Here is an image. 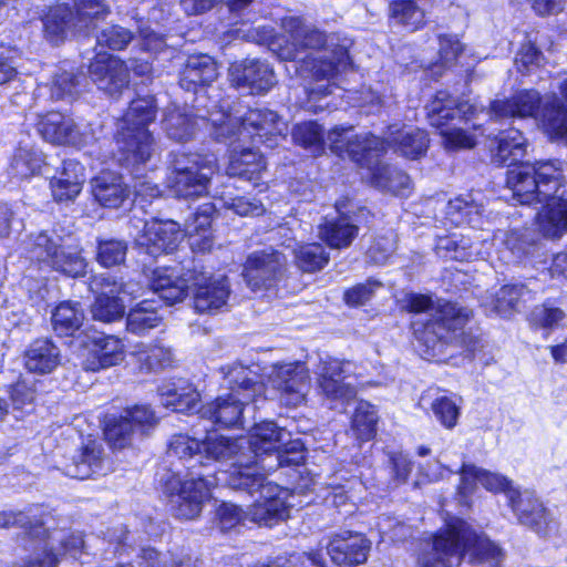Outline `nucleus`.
I'll return each instance as SVG.
<instances>
[{
	"instance_id": "f257e3e1",
	"label": "nucleus",
	"mask_w": 567,
	"mask_h": 567,
	"mask_svg": "<svg viewBox=\"0 0 567 567\" xmlns=\"http://www.w3.org/2000/svg\"><path fill=\"white\" fill-rule=\"evenodd\" d=\"M284 34L270 42V49L279 59L295 61L307 50H320L319 56L312 54L301 59L296 71L302 78L330 82L339 72L350 65L348 54L349 40L338 33H324L299 17H286L281 21ZM330 83L319 84L308 90L307 109L315 113L322 111L324 105H317L321 96L330 94Z\"/></svg>"
},
{
	"instance_id": "f03ea898",
	"label": "nucleus",
	"mask_w": 567,
	"mask_h": 567,
	"mask_svg": "<svg viewBox=\"0 0 567 567\" xmlns=\"http://www.w3.org/2000/svg\"><path fill=\"white\" fill-rule=\"evenodd\" d=\"M205 458L217 462H231L230 472H220L217 476L196 471V465L187 466L182 478L181 473H172L164 482V493L168 496L169 509L179 519L190 520L199 517L204 503L210 497V489L218 484L229 486L234 473L254 472L251 456L244 449L243 439H233L208 433L202 442Z\"/></svg>"
},
{
	"instance_id": "7ed1b4c3",
	"label": "nucleus",
	"mask_w": 567,
	"mask_h": 567,
	"mask_svg": "<svg viewBox=\"0 0 567 567\" xmlns=\"http://www.w3.org/2000/svg\"><path fill=\"white\" fill-rule=\"evenodd\" d=\"M150 286L154 293L168 305L181 302L189 289L194 292V307L198 312H212L226 305L229 286L225 277L210 278L203 271L164 267L152 272Z\"/></svg>"
},
{
	"instance_id": "20e7f679",
	"label": "nucleus",
	"mask_w": 567,
	"mask_h": 567,
	"mask_svg": "<svg viewBox=\"0 0 567 567\" xmlns=\"http://www.w3.org/2000/svg\"><path fill=\"white\" fill-rule=\"evenodd\" d=\"M245 452L251 456L250 466L268 474L282 466L298 465L303 461V444L291 440V434L275 422L255 424L248 439H243Z\"/></svg>"
},
{
	"instance_id": "39448f33",
	"label": "nucleus",
	"mask_w": 567,
	"mask_h": 567,
	"mask_svg": "<svg viewBox=\"0 0 567 567\" xmlns=\"http://www.w3.org/2000/svg\"><path fill=\"white\" fill-rule=\"evenodd\" d=\"M537 91L523 90L509 99L491 103L489 115L494 120L535 117L539 111V126L551 142L567 145V109L557 96L545 101Z\"/></svg>"
},
{
	"instance_id": "423d86ee",
	"label": "nucleus",
	"mask_w": 567,
	"mask_h": 567,
	"mask_svg": "<svg viewBox=\"0 0 567 567\" xmlns=\"http://www.w3.org/2000/svg\"><path fill=\"white\" fill-rule=\"evenodd\" d=\"M157 105L153 96L131 102L118 124L115 143L118 161L126 166L145 164L156 151L155 140L147 126L156 118Z\"/></svg>"
},
{
	"instance_id": "0eeeda50",
	"label": "nucleus",
	"mask_w": 567,
	"mask_h": 567,
	"mask_svg": "<svg viewBox=\"0 0 567 567\" xmlns=\"http://www.w3.org/2000/svg\"><path fill=\"white\" fill-rule=\"evenodd\" d=\"M564 183L561 162L522 163L507 172L506 184L522 205L540 204L556 195Z\"/></svg>"
},
{
	"instance_id": "6e6552de",
	"label": "nucleus",
	"mask_w": 567,
	"mask_h": 567,
	"mask_svg": "<svg viewBox=\"0 0 567 567\" xmlns=\"http://www.w3.org/2000/svg\"><path fill=\"white\" fill-rule=\"evenodd\" d=\"M402 302L408 311L430 317L425 322L412 323L415 334H421L419 338L426 343H434L436 339H445V333L461 330L472 315L470 309L453 302L437 301L434 305L426 295L408 293Z\"/></svg>"
},
{
	"instance_id": "1a4fd4ad",
	"label": "nucleus",
	"mask_w": 567,
	"mask_h": 567,
	"mask_svg": "<svg viewBox=\"0 0 567 567\" xmlns=\"http://www.w3.org/2000/svg\"><path fill=\"white\" fill-rule=\"evenodd\" d=\"M265 473L243 472L234 473L230 476L229 487L233 489L247 491L249 494L259 493L248 511L249 520L265 526H271L289 517L290 504L286 502L288 492L277 484L266 482Z\"/></svg>"
},
{
	"instance_id": "9d476101",
	"label": "nucleus",
	"mask_w": 567,
	"mask_h": 567,
	"mask_svg": "<svg viewBox=\"0 0 567 567\" xmlns=\"http://www.w3.org/2000/svg\"><path fill=\"white\" fill-rule=\"evenodd\" d=\"M476 542L470 525L452 518L444 528L426 544L417 557L419 567H453L460 564L466 548Z\"/></svg>"
},
{
	"instance_id": "9b49d317",
	"label": "nucleus",
	"mask_w": 567,
	"mask_h": 567,
	"mask_svg": "<svg viewBox=\"0 0 567 567\" xmlns=\"http://www.w3.org/2000/svg\"><path fill=\"white\" fill-rule=\"evenodd\" d=\"M27 250L30 259L43 262L66 276L76 278L86 272L87 264L80 247L60 236H49L43 231L32 234L27 241Z\"/></svg>"
},
{
	"instance_id": "f8f14e48",
	"label": "nucleus",
	"mask_w": 567,
	"mask_h": 567,
	"mask_svg": "<svg viewBox=\"0 0 567 567\" xmlns=\"http://www.w3.org/2000/svg\"><path fill=\"white\" fill-rule=\"evenodd\" d=\"M217 167L215 159L197 153L172 155L168 186L183 198H197L208 192V186Z\"/></svg>"
},
{
	"instance_id": "ddd939ff",
	"label": "nucleus",
	"mask_w": 567,
	"mask_h": 567,
	"mask_svg": "<svg viewBox=\"0 0 567 567\" xmlns=\"http://www.w3.org/2000/svg\"><path fill=\"white\" fill-rule=\"evenodd\" d=\"M205 114H195L193 110L172 105L165 109L162 120V127L169 140L178 143H186L193 140L199 128L210 123L217 140H221L230 134L226 128L225 120L230 117L226 112H210Z\"/></svg>"
},
{
	"instance_id": "4468645a",
	"label": "nucleus",
	"mask_w": 567,
	"mask_h": 567,
	"mask_svg": "<svg viewBox=\"0 0 567 567\" xmlns=\"http://www.w3.org/2000/svg\"><path fill=\"white\" fill-rule=\"evenodd\" d=\"M226 115L230 117V120H225L226 128L230 131V134L224 138L235 134L244 137L250 136L256 143L265 144L269 148H274L280 140L285 138L287 124L271 110H249L241 117H234L227 112Z\"/></svg>"
},
{
	"instance_id": "2eb2a0df",
	"label": "nucleus",
	"mask_w": 567,
	"mask_h": 567,
	"mask_svg": "<svg viewBox=\"0 0 567 567\" xmlns=\"http://www.w3.org/2000/svg\"><path fill=\"white\" fill-rule=\"evenodd\" d=\"M90 287L93 291L100 290L91 307V313L94 320L102 322H113L121 319L125 312L124 298L126 296L137 298L142 290L138 282H118L105 275L95 277Z\"/></svg>"
},
{
	"instance_id": "dca6fc26",
	"label": "nucleus",
	"mask_w": 567,
	"mask_h": 567,
	"mask_svg": "<svg viewBox=\"0 0 567 567\" xmlns=\"http://www.w3.org/2000/svg\"><path fill=\"white\" fill-rule=\"evenodd\" d=\"M39 134L49 143L82 147L95 140L89 126H79L74 120L59 112L40 116L37 123Z\"/></svg>"
},
{
	"instance_id": "f3484780",
	"label": "nucleus",
	"mask_w": 567,
	"mask_h": 567,
	"mask_svg": "<svg viewBox=\"0 0 567 567\" xmlns=\"http://www.w3.org/2000/svg\"><path fill=\"white\" fill-rule=\"evenodd\" d=\"M286 258L284 254L265 249L250 254L244 266V278L251 290L274 287L284 276Z\"/></svg>"
},
{
	"instance_id": "a211bd4d",
	"label": "nucleus",
	"mask_w": 567,
	"mask_h": 567,
	"mask_svg": "<svg viewBox=\"0 0 567 567\" xmlns=\"http://www.w3.org/2000/svg\"><path fill=\"white\" fill-rule=\"evenodd\" d=\"M268 379L271 385L281 393L285 404L297 406L303 402L309 388V373L305 363L275 364Z\"/></svg>"
},
{
	"instance_id": "6ab92c4d",
	"label": "nucleus",
	"mask_w": 567,
	"mask_h": 567,
	"mask_svg": "<svg viewBox=\"0 0 567 567\" xmlns=\"http://www.w3.org/2000/svg\"><path fill=\"white\" fill-rule=\"evenodd\" d=\"M350 367V362L329 357L320 360L316 371L317 384L327 399L349 401L355 396V389L344 381Z\"/></svg>"
},
{
	"instance_id": "aec40b11",
	"label": "nucleus",
	"mask_w": 567,
	"mask_h": 567,
	"mask_svg": "<svg viewBox=\"0 0 567 567\" xmlns=\"http://www.w3.org/2000/svg\"><path fill=\"white\" fill-rule=\"evenodd\" d=\"M231 83L247 89L251 94L268 92L276 84V76L268 63L257 59L235 62L229 68Z\"/></svg>"
},
{
	"instance_id": "412c9836",
	"label": "nucleus",
	"mask_w": 567,
	"mask_h": 567,
	"mask_svg": "<svg viewBox=\"0 0 567 567\" xmlns=\"http://www.w3.org/2000/svg\"><path fill=\"white\" fill-rule=\"evenodd\" d=\"M89 73L97 87L110 95L122 92L128 84V68L112 55L99 54L90 64Z\"/></svg>"
},
{
	"instance_id": "4be33fe9",
	"label": "nucleus",
	"mask_w": 567,
	"mask_h": 567,
	"mask_svg": "<svg viewBox=\"0 0 567 567\" xmlns=\"http://www.w3.org/2000/svg\"><path fill=\"white\" fill-rule=\"evenodd\" d=\"M381 140L385 142V152L392 150L394 153L412 159L422 156L429 146L425 131L405 124L388 126Z\"/></svg>"
},
{
	"instance_id": "5701e85b",
	"label": "nucleus",
	"mask_w": 567,
	"mask_h": 567,
	"mask_svg": "<svg viewBox=\"0 0 567 567\" xmlns=\"http://www.w3.org/2000/svg\"><path fill=\"white\" fill-rule=\"evenodd\" d=\"M181 238L182 229L176 221L152 219L144 224L136 243L144 247L147 254L156 256L163 251L175 249Z\"/></svg>"
},
{
	"instance_id": "b1692460",
	"label": "nucleus",
	"mask_w": 567,
	"mask_h": 567,
	"mask_svg": "<svg viewBox=\"0 0 567 567\" xmlns=\"http://www.w3.org/2000/svg\"><path fill=\"white\" fill-rule=\"evenodd\" d=\"M371 543L362 534L334 535L327 545L331 560L337 565L354 566L367 561Z\"/></svg>"
},
{
	"instance_id": "393cba45",
	"label": "nucleus",
	"mask_w": 567,
	"mask_h": 567,
	"mask_svg": "<svg viewBox=\"0 0 567 567\" xmlns=\"http://www.w3.org/2000/svg\"><path fill=\"white\" fill-rule=\"evenodd\" d=\"M125 358V346L115 336L97 334L91 339V348L83 368L99 371L120 364Z\"/></svg>"
},
{
	"instance_id": "a878e982",
	"label": "nucleus",
	"mask_w": 567,
	"mask_h": 567,
	"mask_svg": "<svg viewBox=\"0 0 567 567\" xmlns=\"http://www.w3.org/2000/svg\"><path fill=\"white\" fill-rule=\"evenodd\" d=\"M508 502L520 524L537 533L543 532L549 524L547 509L533 492L511 489L508 491Z\"/></svg>"
},
{
	"instance_id": "bb28decb",
	"label": "nucleus",
	"mask_w": 567,
	"mask_h": 567,
	"mask_svg": "<svg viewBox=\"0 0 567 567\" xmlns=\"http://www.w3.org/2000/svg\"><path fill=\"white\" fill-rule=\"evenodd\" d=\"M461 474V484L458 486V494L463 503H467L466 498L471 495L476 484H481L484 488L491 492H504L508 497V491L515 489L512 482L505 476L497 473H492L484 468L477 467L472 464H463Z\"/></svg>"
},
{
	"instance_id": "cd10ccee",
	"label": "nucleus",
	"mask_w": 567,
	"mask_h": 567,
	"mask_svg": "<svg viewBox=\"0 0 567 567\" xmlns=\"http://www.w3.org/2000/svg\"><path fill=\"white\" fill-rule=\"evenodd\" d=\"M218 76L217 63L207 54L190 55L179 74L181 87L198 94Z\"/></svg>"
},
{
	"instance_id": "c85d7f7f",
	"label": "nucleus",
	"mask_w": 567,
	"mask_h": 567,
	"mask_svg": "<svg viewBox=\"0 0 567 567\" xmlns=\"http://www.w3.org/2000/svg\"><path fill=\"white\" fill-rule=\"evenodd\" d=\"M536 216L538 231L547 239H560L567 234V197L550 196Z\"/></svg>"
},
{
	"instance_id": "c756f323",
	"label": "nucleus",
	"mask_w": 567,
	"mask_h": 567,
	"mask_svg": "<svg viewBox=\"0 0 567 567\" xmlns=\"http://www.w3.org/2000/svg\"><path fill=\"white\" fill-rule=\"evenodd\" d=\"M224 379L230 390L229 393L244 398V400L255 401L264 395L265 385L259 374L239 363H233L220 368Z\"/></svg>"
},
{
	"instance_id": "7c9ffc66",
	"label": "nucleus",
	"mask_w": 567,
	"mask_h": 567,
	"mask_svg": "<svg viewBox=\"0 0 567 567\" xmlns=\"http://www.w3.org/2000/svg\"><path fill=\"white\" fill-rule=\"evenodd\" d=\"M476 109L467 101H458L447 92L440 91L426 105L429 122L432 126L445 128L447 121L456 116L468 118Z\"/></svg>"
},
{
	"instance_id": "2f4dec72",
	"label": "nucleus",
	"mask_w": 567,
	"mask_h": 567,
	"mask_svg": "<svg viewBox=\"0 0 567 567\" xmlns=\"http://www.w3.org/2000/svg\"><path fill=\"white\" fill-rule=\"evenodd\" d=\"M91 190L95 200L109 208L120 207L131 194L123 177L111 171H103L92 178Z\"/></svg>"
},
{
	"instance_id": "473e14b6",
	"label": "nucleus",
	"mask_w": 567,
	"mask_h": 567,
	"mask_svg": "<svg viewBox=\"0 0 567 567\" xmlns=\"http://www.w3.org/2000/svg\"><path fill=\"white\" fill-rule=\"evenodd\" d=\"M249 402L235 393H228L203 406L200 414L220 426H236L243 424L244 406Z\"/></svg>"
},
{
	"instance_id": "72a5a7b5",
	"label": "nucleus",
	"mask_w": 567,
	"mask_h": 567,
	"mask_svg": "<svg viewBox=\"0 0 567 567\" xmlns=\"http://www.w3.org/2000/svg\"><path fill=\"white\" fill-rule=\"evenodd\" d=\"M534 298L535 292L526 284H511L501 287L485 307L501 317H509Z\"/></svg>"
},
{
	"instance_id": "f704fd0d",
	"label": "nucleus",
	"mask_w": 567,
	"mask_h": 567,
	"mask_svg": "<svg viewBox=\"0 0 567 567\" xmlns=\"http://www.w3.org/2000/svg\"><path fill=\"white\" fill-rule=\"evenodd\" d=\"M31 537L40 538L41 535L49 534L51 549H55L58 556H69L73 559H80L85 553V542L83 534L69 529H54L48 532L41 523L31 525L28 529Z\"/></svg>"
},
{
	"instance_id": "c9c22d12",
	"label": "nucleus",
	"mask_w": 567,
	"mask_h": 567,
	"mask_svg": "<svg viewBox=\"0 0 567 567\" xmlns=\"http://www.w3.org/2000/svg\"><path fill=\"white\" fill-rule=\"evenodd\" d=\"M60 362V350L49 339L34 340L24 352V365L30 372L50 373Z\"/></svg>"
},
{
	"instance_id": "e433bc0d",
	"label": "nucleus",
	"mask_w": 567,
	"mask_h": 567,
	"mask_svg": "<svg viewBox=\"0 0 567 567\" xmlns=\"http://www.w3.org/2000/svg\"><path fill=\"white\" fill-rule=\"evenodd\" d=\"M266 169L264 156L252 148L234 150L229 156L227 174L258 184Z\"/></svg>"
},
{
	"instance_id": "4c0bfd02",
	"label": "nucleus",
	"mask_w": 567,
	"mask_h": 567,
	"mask_svg": "<svg viewBox=\"0 0 567 567\" xmlns=\"http://www.w3.org/2000/svg\"><path fill=\"white\" fill-rule=\"evenodd\" d=\"M103 449L95 441H90L83 446L81 452L73 457L72 462L65 465V475L86 480L103 471Z\"/></svg>"
},
{
	"instance_id": "58836bf2",
	"label": "nucleus",
	"mask_w": 567,
	"mask_h": 567,
	"mask_svg": "<svg viewBox=\"0 0 567 567\" xmlns=\"http://www.w3.org/2000/svg\"><path fill=\"white\" fill-rule=\"evenodd\" d=\"M436 255L445 260L468 261L474 258H485L487 250L478 248V243L471 240L468 236L456 235L439 238L435 246Z\"/></svg>"
},
{
	"instance_id": "ea45409f",
	"label": "nucleus",
	"mask_w": 567,
	"mask_h": 567,
	"mask_svg": "<svg viewBox=\"0 0 567 567\" xmlns=\"http://www.w3.org/2000/svg\"><path fill=\"white\" fill-rule=\"evenodd\" d=\"M73 27L78 32H87L95 29L100 21L111 14V4L107 0H72Z\"/></svg>"
},
{
	"instance_id": "a19ab883",
	"label": "nucleus",
	"mask_w": 567,
	"mask_h": 567,
	"mask_svg": "<svg viewBox=\"0 0 567 567\" xmlns=\"http://www.w3.org/2000/svg\"><path fill=\"white\" fill-rule=\"evenodd\" d=\"M202 447L203 445L197 439L190 437L186 434H177L174 435L169 442L167 449V457L171 460L177 458L181 462L189 463L186 464V467L195 464L196 468H205L206 464H204L202 461L203 456L200 455ZM172 473L173 472L167 473V475L162 478V482L164 483ZM175 473H181L183 478L187 471L184 474L181 471H176Z\"/></svg>"
},
{
	"instance_id": "79ce46f5",
	"label": "nucleus",
	"mask_w": 567,
	"mask_h": 567,
	"mask_svg": "<svg viewBox=\"0 0 567 567\" xmlns=\"http://www.w3.org/2000/svg\"><path fill=\"white\" fill-rule=\"evenodd\" d=\"M358 235L355 226L348 216H341L337 219H326L319 225L318 236L331 248H346L350 246Z\"/></svg>"
},
{
	"instance_id": "37998d69",
	"label": "nucleus",
	"mask_w": 567,
	"mask_h": 567,
	"mask_svg": "<svg viewBox=\"0 0 567 567\" xmlns=\"http://www.w3.org/2000/svg\"><path fill=\"white\" fill-rule=\"evenodd\" d=\"M385 153V142L371 133L355 134L348 142L346 156L361 166H369L373 157Z\"/></svg>"
},
{
	"instance_id": "c03bdc74",
	"label": "nucleus",
	"mask_w": 567,
	"mask_h": 567,
	"mask_svg": "<svg viewBox=\"0 0 567 567\" xmlns=\"http://www.w3.org/2000/svg\"><path fill=\"white\" fill-rule=\"evenodd\" d=\"M84 312L79 302L63 301L51 316L52 327L60 337L73 336L83 324Z\"/></svg>"
},
{
	"instance_id": "a18cd8bd",
	"label": "nucleus",
	"mask_w": 567,
	"mask_h": 567,
	"mask_svg": "<svg viewBox=\"0 0 567 567\" xmlns=\"http://www.w3.org/2000/svg\"><path fill=\"white\" fill-rule=\"evenodd\" d=\"M159 391L162 404L167 409L179 413H190L197 410L199 393L193 386L166 384Z\"/></svg>"
},
{
	"instance_id": "49530a36",
	"label": "nucleus",
	"mask_w": 567,
	"mask_h": 567,
	"mask_svg": "<svg viewBox=\"0 0 567 567\" xmlns=\"http://www.w3.org/2000/svg\"><path fill=\"white\" fill-rule=\"evenodd\" d=\"M527 153V141L518 130L503 132L498 138L497 150L493 156L499 165H512Z\"/></svg>"
},
{
	"instance_id": "de8ad7c7",
	"label": "nucleus",
	"mask_w": 567,
	"mask_h": 567,
	"mask_svg": "<svg viewBox=\"0 0 567 567\" xmlns=\"http://www.w3.org/2000/svg\"><path fill=\"white\" fill-rule=\"evenodd\" d=\"M214 213L213 204H204L199 207V209L189 217L185 225L184 231L192 238L190 246L193 249H198L200 251L209 250L212 248V239L204 235L199 240L196 238L202 231L206 233L212 224V215Z\"/></svg>"
},
{
	"instance_id": "09e8293b",
	"label": "nucleus",
	"mask_w": 567,
	"mask_h": 567,
	"mask_svg": "<svg viewBox=\"0 0 567 567\" xmlns=\"http://www.w3.org/2000/svg\"><path fill=\"white\" fill-rule=\"evenodd\" d=\"M390 19L410 31H415L424 25L425 13L415 0H394L389 7Z\"/></svg>"
},
{
	"instance_id": "8fccbe9b",
	"label": "nucleus",
	"mask_w": 567,
	"mask_h": 567,
	"mask_svg": "<svg viewBox=\"0 0 567 567\" xmlns=\"http://www.w3.org/2000/svg\"><path fill=\"white\" fill-rule=\"evenodd\" d=\"M373 183L377 187L400 196H406L410 190V177L402 171L390 166L379 165L372 173Z\"/></svg>"
},
{
	"instance_id": "3c124183",
	"label": "nucleus",
	"mask_w": 567,
	"mask_h": 567,
	"mask_svg": "<svg viewBox=\"0 0 567 567\" xmlns=\"http://www.w3.org/2000/svg\"><path fill=\"white\" fill-rule=\"evenodd\" d=\"M73 14L66 4H58L48 11L43 18V28L45 38L58 43L61 41L68 29H73Z\"/></svg>"
},
{
	"instance_id": "603ef678",
	"label": "nucleus",
	"mask_w": 567,
	"mask_h": 567,
	"mask_svg": "<svg viewBox=\"0 0 567 567\" xmlns=\"http://www.w3.org/2000/svg\"><path fill=\"white\" fill-rule=\"evenodd\" d=\"M378 413L367 401H360L351 420V431L360 441H370L377 433Z\"/></svg>"
},
{
	"instance_id": "864d4df0",
	"label": "nucleus",
	"mask_w": 567,
	"mask_h": 567,
	"mask_svg": "<svg viewBox=\"0 0 567 567\" xmlns=\"http://www.w3.org/2000/svg\"><path fill=\"white\" fill-rule=\"evenodd\" d=\"M161 317L158 316L157 310L153 307V302L150 300H143L128 312L126 318V328L132 333L143 334L157 327Z\"/></svg>"
},
{
	"instance_id": "5fc2aeb1",
	"label": "nucleus",
	"mask_w": 567,
	"mask_h": 567,
	"mask_svg": "<svg viewBox=\"0 0 567 567\" xmlns=\"http://www.w3.org/2000/svg\"><path fill=\"white\" fill-rule=\"evenodd\" d=\"M44 162L43 153L31 145H21L13 156L11 168L20 178H27L38 173Z\"/></svg>"
},
{
	"instance_id": "6e6d98bb",
	"label": "nucleus",
	"mask_w": 567,
	"mask_h": 567,
	"mask_svg": "<svg viewBox=\"0 0 567 567\" xmlns=\"http://www.w3.org/2000/svg\"><path fill=\"white\" fill-rule=\"evenodd\" d=\"M483 212V206L477 204L472 194L458 196L451 199L446 207V214L451 217L453 223H468L475 224L478 221Z\"/></svg>"
},
{
	"instance_id": "4d7b16f0",
	"label": "nucleus",
	"mask_w": 567,
	"mask_h": 567,
	"mask_svg": "<svg viewBox=\"0 0 567 567\" xmlns=\"http://www.w3.org/2000/svg\"><path fill=\"white\" fill-rule=\"evenodd\" d=\"M133 354L146 370L164 369L173 363L172 350L158 344H137Z\"/></svg>"
},
{
	"instance_id": "13d9d810",
	"label": "nucleus",
	"mask_w": 567,
	"mask_h": 567,
	"mask_svg": "<svg viewBox=\"0 0 567 567\" xmlns=\"http://www.w3.org/2000/svg\"><path fill=\"white\" fill-rule=\"evenodd\" d=\"M134 433V426L125 413L106 420L104 435L113 449H123L128 445Z\"/></svg>"
},
{
	"instance_id": "bf43d9fd",
	"label": "nucleus",
	"mask_w": 567,
	"mask_h": 567,
	"mask_svg": "<svg viewBox=\"0 0 567 567\" xmlns=\"http://www.w3.org/2000/svg\"><path fill=\"white\" fill-rule=\"evenodd\" d=\"M502 244L508 251V256L504 254L503 258L509 262L519 260L524 256L528 255L535 245V240L530 230L515 229L505 234V237L502 239Z\"/></svg>"
},
{
	"instance_id": "052dcab7",
	"label": "nucleus",
	"mask_w": 567,
	"mask_h": 567,
	"mask_svg": "<svg viewBox=\"0 0 567 567\" xmlns=\"http://www.w3.org/2000/svg\"><path fill=\"white\" fill-rule=\"evenodd\" d=\"M298 267L307 272L322 269L329 261V254L317 243L300 245L295 249Z\"/></svg>"
},
{
	"instance_id": "680f3d73",
	"label": "nucleus",
	"mask_w": 567,
	"mask_h": 567,
	"mask_svg": "<svg viewBox=\"0 0 567 567\" xmlns=\"http://www.w3.org/2000/svg\"><path fill=\"white\" fill-rule=\"evenodd\" d=\"M291 135L296 144L309 148L313 153H320L323 150V132L315 122L297 124Z\"/></svg>"
},
{
	"instance_id": "e2e57ef3",
	"label": "nucleus",
	"mask_w": 567,
	"mask_h": 567,
	"mask_svg": "<svg viewBox=\"0 0 567 567\" xmlns=\"http://www.w3.org/2000/svg\"><path fill=\"white\" fill-rule=\"evenodd\" d=\"M127 254V245L124 240H99L96 260L103 267H113L124 262Z\"/></svg>"
},
{
	"instance_id": "0e129e2a",
	"label": "nucleus",
	"mask_w": 567,
	"mask_h": 567,
	"mask_svg": "<svg viewBox=\"0 0 567 567\" xmlns=\"http://www.w3.org/2000/svg\"><path fill=\"white\" fill-rule=\"evenodd\" d=\"M566 318L567 315L563 309L554 307L549 302L536 306L530 312V322L544 329L558 328Z\"/></svg>"
},
{
	"instance_id": "69168bd1",
	"label": "nucleus",
	"mask_w": 567,
	"mask_h": 567,
	"mask_svg": "<svg viewBox=\"0 0 567 567\" xmlns=\"http://www.w3.org/2000/svg\"><path fill=\"white\" fill-rule=\"evenodd\" d=\"M396 248V235L392 230H388L383 235L375 237L373 244L368 249V258L377 264L383 265L392 256Z\"/></svg>"
},
{
	"instance_id": "338daca9",
	"label": "nucleus",
	"mask_w": 567,
	"mask_h": 567,
	"mask_svg": "<svg viewBox=\"0 0 567 567\" xmlns=\"http://www.w3.org/2000/svg\"><path fill=\"white\" fill-rule=\"evenodd\" d=\"M79 78L72 72L66 70L59 71L51 83V97L53 100L71 99L78 92Z\"/></svg>"
},
{
	"instance_id": "774afa93",
	"label": "nucleus",
	"mask_w": 567,
	"mask_h": 567,
	"mask_svg": "<svg viewBox=\"0 0 567 567\" xmlns=\"http://www.w3.org/2000/svg\"><path fill=\"white\" fill-rule=\"evenodd\" d=\"M140 567H190V559L177 563L171 553H159L155 548L146 547L138 555Z\"/></svg>"
}]
</instances>
